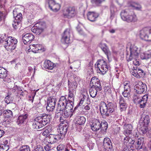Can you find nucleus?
I'll return each mask as SVG.
<instances>
[{
    "mask_svg": "<svg viewBox=\"0 0 151 151\" xmlns=\"http://www.w3.org/2000/svg\"><path fill=\"white\" fill-rule=\"evenodd\" d=\"M139 70H138L137 68H136V69L132 70L131 71V74L134 77L139 78Z\"/></svg>",
    "mask_w": 151,
    "mask_h": 151,
    "instance_id": "obj_43",
    "label": "nucleus"
},
{
    "mask_svg": "<svg viewBox=\"0 0 151 151\" xmlns=\"http://www.w3.org/2000/svg\"><path fill=\"white\" fill-rule=\"evenodd\" d=\"M130 52L127 53L126 58L128 61H130L133 58H138L140 50L137 46L131 44L129 48Z\"/></svg>",
    "mask_w": 151,
    "mask_h": 151,
    "instance_id": "obj_8",
    "label": "nucleus"
},
{
    "mask_svg": "<svg viewBox=\"0 0 151 151\" xmlns=\"http://www.w3.org/2000/svg\"><path fill=\"white\" fill-rule=\"evenodd\" d=\"M49 116L48 115L43 114L36 117L32 124L33 128L38 129L46 125L49 121Z\"/></svg>",
    "mask_w": 151,
    "mask_h": 151,
    "instance_id": "obj_3",
    "label": "nucleus"
},
{
    "mask_svg": "<svg viewBox=\"0 0 151 151\" xmlns=\"http://www.w3.org/2000/svg\"><path fill=\"white\" fill-rule=\"evenodd\" d=\"M120 15L122 19L127 22H135L137 20L136 15L132 11L129 9L123 10L121 12Z\"/></svg>",
    "mask_w": 151,
    "mask_h": 151,
    "instance_id": "obj_4",
    "label": "nucleus"
},
{
    "mask_svg": "<svg viewBox=\"0 0 151 151\" xmlns=\"http://www.w3.org/2000/svg\"><path fill=\"white\" fill-rule=\"evenodd\" d=\"M144 142V139L142 137L138 139L137 142L136 144H139L141 143V145H143Z\"/></svg>",
    "mask_w": 151,
    "mask_h": 151,
    "instance_id": "obj_58",
    "label": "nucleus"
},
{
    "mask_svg": "<svg viewBox=\"0 0 151 151\" xmlns=\"http://www.w3.org/2000/svg\"><path fill=\"white\" fill-rule=\"evenodd\" d=\"M27 49L29 52L32 51L35 53H37L38 50L42 51L45 50L44 49L41 44H32L29 45V46L27 47Z\"/></svg>",
    "mask_w": 151,
    "mask_h": 151,
    "instance_id": "obj_12",
    "label": "nucleus"
},
{
    "mask_svg": "<svg viewBox=\"0 0 151 151\" xmlns=\"http://www.w3.org/2000/svg\"><path fill=\"white\" fill-rule=\"evenodd\" d=\"M123 140V143L124 145H134V141L132 139H130V136H125Z\"/></svg>",
    "mask_w": 151,
    "mask_h": 151,
    "instance_id": "obj_30",
    "label": "nucleus"
},
{
    "mask_svg": "<svg viewBox=\"0 0 151 151\" xmlns=\"http://www.w3.org/2000/svg\"><path fill=\"white\" fill-rule=\"evenodd\" d=\"M133 99L135 103H138L140 99L138 95L134 94L133 97Z\"/></svg>",
    "mask_w": 151,
    "mask_h": 151,
    "instance_id": "obj_54",
    "label": "nucleus"
},
{
    "mask_svg": "<svg viewBox=\"0 0 151 151\" xmlns=\"http://www.w3.org/2000/svg\"><path fill=\"white\" fill-rule=\"evenodd\" d=\"M116 105L111 102L109 103L107 105L104 102H101L100 105V109L101 114H103L106 116H111L113 118V115L115 112V108Z\"/></svg>",
    "mask_w": 151,
    "mask_h": 151,
    "instance_id": "obj_1",
    "label": "nucleus"
},
{
    "mask_svg": "<svg viewBox=\"0 0 151 151\" xmlns=\"http://www.w3.org/2000/svg\"><path fill=\"white\" fill-rule=\"evenodd\" d=\"M99 46L101 48L107 56L108 59L109 60V58L111 57V53L108 49L107 48L106 44L105 43L101 42L99 45Z\"/></svg>",
    "mask_w": 151,
    "mask_h": 151,
    "instance_id": "obj_23",
    "label": "nucleus"
},
{
    "mask_svg": "<svg viewBox=\"0 0 151 151\" xmlns=\"http://www.w3.org/2000/svg\"><path fill=\"white\" fill-rule=\"evenodd\" d=\"M87 15L88 19L92 22L96 21L99 16L98 13L91 12H88Z\"/></svg>",
    "mask_w": 151,
    "mask_h": 151,
    "instance_id": "obj_25",
    "label": "nucleus"
},
{
    "mask_svg": "<svg viewBox=\"0 0 151 151\" xmlns=\"http://www.w3.org/2000/svg\"><path fill=\"white\" fill-rule=\"evenodd\" d=\"M103 145L106 151H111L112 146L111 141L109 138L106 137L104 139Z\"/></svg>",
    "mask_w": 151,
    "mask_h": 151,
    "instance_id": "obj_22",
    "label": "nucleus"
},
{
    "mask_svg": "<svg viewBox=\"0 0 151 151\" xmlns=\"http://www.w3.org/2000/svg\"><path fill=\"white\" fill-rule=\"evenodd\" d=\"M150 54L145 52H141L140 54V58L142 59H147L151 57Z\"/></svg>",
    "mask_w": 151,
    "mask_h": 151,
    "instance_id": "obj_41",
    "label": "nucleus"
},
{
    "mask_svg": "<svg viewBox=\"0 0 151 151\" xmlns=\"http://www.w3.org/2000/svg\"><path fill=\"white\" fill-rule=\"evenodd\" d=\"M64 148L65 145H64L60 144L57 146V149L58 150L60 151L64 149Z\"/></svg>",
    "mask_w": 151,
    "mask_h": 151,
    "instance_id": "obj_57",
    "label": "nucleus"
},
{
    "mask_svg": "<svg viewBox=\"0 0 151 151\" xmlns=\"http://www.w3.org/2000/svg\"><path fill=\"white\" fill-rule=\"evenodd\" d=\"M101 128H102V129L104 130V131H106L108 127V124L106 121L101 122Z\"/></svg>",
    "mask_w": 151,
    "mask_h": 151,
    "instance_id": "obj_47",
    "label": "nucleus"
},
{
    "mask_svg": "<svg viewBox=\"0 0 151 151\" xmlns=\"http://www.w3.org/2000/svg\"><path fill=\"white\" fill-rule=\"evenodd\" d=\"M80 65V63L78 61L75 62L73 63V66H70V68L71 69H73L74 71H77L80 70L79 68Z\"/></svg>",
    "mask_w": 151,
    "mask_h": 151,
    "instance_id": "obj_37",
    "label": "nucleus"
},
{
    "mask_svg": "<svg viewBox=\"0 0 151 151\" xmlns=\"http://www.w3.org/2000/svg\"><path fill=\"white\" fill-rule=\"evenodd\" d=\"M148 96L147 95H145L142 97V99H139L138 103L139 104V107L141 108H144L147 102Z\"/></svg>",
    "mask_w": 151,
    "mask_h": 151,
    "instance_id": "obj_31",
    "label": "nucleus"
},
{
    "mask_svg": "<svg viewBox=\"0 0 151 151\" xmlns=\"http://www.w3.org/2000/svg\"><path fill=\"white\" fill-rule=\"evenodd\" d=\"M7 76V71L4 68L0 67V78L4 79Z\"/></svg>",
    "mask_w": 151,
    "mask_h": 151,
    "instance_id": "obj_34",
    "label": "nucleus"
},
{
    "mask_svg": "<svg viewBox=\"0 0 151 151\" xmlns=\"http://www.w3.org/2000/svg\"><path fill=\"white\" fill-rule=\"evenodd\" d=\"M8 141L6 139H3L0 143V151H7L9 149Z\"/></svg>",
    "mask_w": 151,
    "mask_h": 151,
    "instance_id": "obj_26",
    "label": "nucleus"
},
{
    "mask_svg": "<svg viewBox=\"0 0 151 151\" xmlns=\"http://www.w3.org/2000/svg\"><path fill=\"white\" fill-rule=\"evenodd\" d=\"M90 126L93 131H96L101 128V122L97 119H94L90 123Z\"/></svg>",
    "mask_w": 151,
    "mask_h": 151,
    "instance_id": "obj_18",
    "label": "nucleus"
},
{
    "mask_svg": "<svg viewBox=\"0 0 151 151\" xmlns=\"http://www.w3.org/2000/svg\"><path fill=\"white\" fill-rule=\"evenodd\" d=\"M95 67L97 68L98 73L104 75L108 70L109 65L104 60H98L95 64Z\"/></svg>",
    "mask_w": 151,
    "mask_h": 151,
    "instance_id": "obj_7",
    "label": "nucleus"
},
{
    "mask_svg": "<svg viewBox=\"0 0 151 151\" xmlns=\"http://www.w3.org/2000/svg\"><path fill=\"white\" fill-rule=\"evenodd\" d=\"M56 103V99L55 98L50 97L47 101L46 109L49 112L52 111L54 109Z\"/></svg>",
    "mask_w": 151,
    "mask_h": 151,
    "instance_id": "obj_17",
    "label": "nucleus"
},
{
    "mask_svg": "<svg viewBox=\"0 0 151 151\" xmlns=\"http://www.w3.org/2000/svg\"><path fill=\"white\" fill-rule=\"evenodd\" d=\"M19 151H30L29 147L28 145L22 146Z\"/></svg>",
    "mask_w": 151,
    "mask_h": 151,
    "instance_id": "obj_50",
    "label": "nucleus"
},
{
    "mask_svg": "<svg viewBox=\"0 0 151 151\" xmlns=\"http://www.w3.org/2000/svg\"><path fill=\"white\" fill-rule=\"evenodd\" d=\"M27 117V114L19 116L17 119V124L19 126L24 124L26 122Z\"/></svg>",
    "mask_w": 151,
    "mask_h": 151,
    "instance_id": "obj_27",
    "label": "nucleus"
},
{
    "mask_svg": "<svg viewBox=\"0 0 151 151\" xmlns=\"http://www.w3.org/2000/svg\"><path fill=\"white\" fill-rule=\"evenodd\" d=\"M138 70H139V78H143L145 74V72L140 68H137Z\"/></svg>",
    "mask_w": 151,
    "mask_h": 151,
    "instance_id": "obj_44",
    "label": "nucleus"
},
{
    "mask_svg": "<svg viewBox=\"0 0 151 151\" xmlns=\"http://www.w3.org/2000/svg\"><path fill=\"white\" fill-rule=\"evenodd\" d=\"M94 146V143L91 141H90L88 143L87 146L90 150L92 149Z\"/></svg>",
    "mask_w": 151,
    "mask_h": 151,
    "instance_id": "obj_53",
    "label": "nucleus"
},
{
    "mask_svg": "<svg viewBox=\"0 0 151 151\" xmlns=\"http://www.w3.org/2000/svg\"><path fill=\"white\" fill-rule=\"evenodd\" d=\"M3 116L5 119L7 118H11L13 116L12 111L9 110H6L3 112Z\"/></svg>",
    "mask_w": 151,
    "mask_h": 151,
    "instance_id": "obj_35",
    "label": "nucleus"
},
{
    "mask_svg": "<svg viewBox=\"0 0 151 151\" xmlns=\"http://www.w3.org/2000/svg\"><path fill=\"white\" fill-rule=\"evenodd\" d=\"M50 132L49 130L46 129L42 132V134L44 136H47L49 133Z\"/></svg>",
    "mask_w": 151,
    "mask_h": 151,
    "instance_id": "obj_59",
    "label": "nucleus"
},
{
    "mask_svg": "<svg viewBox=\"0 0 151 151\" xmlns=\"http://www.w3.org/2000/svg\"><path fill=\"white\" fill-rule=\"evenodd\" d=\"M150 122L149 116L148 115H142L139 121V124L148 125Z\"/></svg>",
    "mask_w": 151,
    "mask_h": 151,
    "instance_id": "obj_28",
    "label": "nucleus"
},
{
    "mask_svg": "<svg viewBox=\"0 0 151 151\" xmlns=\"http://www.w3.org/2000/svg\"><path fill=\"white\" fill-rule=\"evenodd\" d=\"M83 27V25L81 24H79L76 28L78 32L81 35L83 34V31L81 28V27Z\"/></svg>",
    "mask_w": 151,
    "mask_h": 151,
    "instance_id": "obj_51",
    "label": "nucleus"
},
{
    "mask_svg": "<svg viewBox=\"0 0 151 151\" xmlns=\"http://www.w3.org/2000/svg\"><path fill=\"white\" fill-rule=\"evenodd\" d=\"M91 83L93 84V85L89 90V93L92 97L94 98L97 92L102 89L101 86L99 79L95 77H93L91 78Z\"/></svg>",
    "mask_w": 151,
    "mask_h": 151,
    "instance_id": "obj_6",
    "label": "nucleus"
},
{
    "mask_svg": "<svg viewBox=\"0 0 151 151\" xmlns=\"http://www.w3.org/2000/svg\"><path fill=\"white\" fill-rule=\"evenodd\" d=\"M61 124V123L59 126L58 129V131L60 133L58 135H59L61 139H62L64 138L67 132L68 127L66 124L63 125Z\"/></svg>",
    "mask_w": 151,
    "mask_h": 151,
    "instance_id": "obj_14",
    "label": "nucleus"
},
{
    "mask_svg": "<svg viewBox=\"0 0 151 151\" xmlns=\"http://www.w3.org/2000/svg\"><path fill=\"white\" fill-rule=\"evenodd\" d=\"M44 148L46 151H49L51 150V146L48 145H46L45 146Z\"/></svg>",
    "mask_w": 151,
    "mask_h": 151,
    "instance_id": "obj_63",
    "label": "nucleus"
},
{
    "mask_svg": "<svg viewBox=\"0 0 151 151\" xmlns=\"http://www.w3.org/2000/svg\"><path fill=\"white\" fill-rule=\"evenodd\" d=\"M137 58H133L131 61H132V64L136 66H138L140 64L139 60L137 59Z\"/></svg>",
    "mask_w": 151,
    "mask_h": 151,
    "instance_id": "obj_48",
    "label": "nucleus"
},
{
    "mask_svg": "<svg viewBox=\"0 0 151 151\" xmlns=\"http://www.w3.org/2000/svg\"><path fill=\"white\" fill-rule=\"evenodd\" d=\"M87 93L85 92H85H84L83 94H82V96H81V97H82L81 98V100L84 101L86 97V96L87 95Z\"/></svg>",
    "mask_w": 151,
    "mask_h": 151,
    "instance_id": "obj_61",
    "label": "nucleus"
},
{
    "mask_svg": "<svg viewBox=\"0 0 151 151\" xmlns=\"http://www.w3.org/2000/svg\"><path fill=\"white\" fill-rule=\"evenodd\" d=\"M34 38V36L30 33H27L22 37V40L24 44L29 43L30 41L32 40Z\"/></svg>",
    "mask_w": 151,
    "mask_h": 151,
    "instance_id": "obj_24",
    "label": "nucleus"
},
{
    "mask_svg": "<svg viewBox=\"0 0 151 151\" xmlns=\"http://www.w3.org/2000/svg\"><path fill=\"white\" fill-rule=\"evenodd\" d=\"M140 126L139 131L141 134H145L148 131V125H142L139 124Z\"/></svg>",
    "mask_w": 151,
    "mask_h": 151,
    "instance_id": "obj_36",
    "label": "nucleus"
},
{
    "mask_svg": "<svg viewBox=\"0 0 151 151\" xmlns=\"http://www.w3.org/2000/svg\"><path fill=\"white\" fill-rule=\"evenodd\" d=\"M140 38L147 41H151V28L145 27L141 30L139 33Z\"/></svg>",
    "mask_w": 151,
    "mask_h": 151,
    "instance_id": "obj_10",
    "label": "nucleus"
},
{
    "mask_svg": "<svg viewBox=\"0 0 151 151\" xmlns=\"http://www.w3.org/2000/svg\"><path fill=\"white\" fill-rule=\"evenodd\" d=\"M73 106L70 102L67 101L66 98L64 96H62L58 101V106L55 112V117H58L61 114V113L65 109H68V108Z\"/></svg>",
    "mask_w": 151,
    "mask_h": 151,
    "instance_id": "obj_2",
    "label": "nucleus"
},
{
    "mask_svg": "<svg viewBox=\"0 0 151 151\" xmlns=\"http://www.w3.org/2000/svg\"><path fill=\"white\" fill-rule=\"evenodd\" d=\"M133 146L131 145H124V148L122 151H132V147H133Z\"/></svg>",
    "mask_w": 151,
    "mask_h": 151,
    "instance_id": "obj_46",
    "label": "nucleus"
},
{
    "mask_svg": "<svg viewBox=\"0 0 151 151\" xmlns=\"http://www.w3.org/2000/svg\"><path fill=\"white\" fill-rule=\"evenodd\" d=\"M131 6H132L133 9L138 10H140L141 8V7L140 5L137 4H134L133 5H132Z\"/></svg>",
    "mask_w": 151,
    "mask_h": 151,
    "instance_id": "obj_52",
    "label": "nucleus"
},
{
    "mask_svg": "<svg viewBox=\"0 0 151 151\" xmlns=\"http://www.w3.org/2000/svg\"><path fill=\"white\" fill-rule=\"evenodd\" d=\"M12 25L14 28L15 29H19L21 25V24L19 21H17L16 22L14 21Z\"/></svg>",
    "mask_w": 151,
    "mask_h": 151,
    "instance_id": "obj_45",
    "label": "nucleus"
},
{
    "mask_svg": "<svg viewBox=\"0 0 151 151\" xmlns=\"http://www.w3.org/2000/svg\"><path fill=\"white\" fill-rule=\"evenodd\" d=\"M77 86V82L75 81H73L69 86V89L72 91H76V88Z\"/></svg>",
    "mask_w": 151,
    "mask_h": 151,
    "instance_id": "obj_42",
    "label": "nucleus"
},
{
    "mask_svg": "<svg viewBox=\"0 0 151 151\" xmlns=\"http://www.w3.org/2000/svg\"><path fill=\"white\" fill-rule=\"evenodd\" d=\"M4 101L7 104L10 103L11 102V99L9 96L8 95L5 97L4 99Z\"/></svg>",
    "mask_w": 151,
    "mask_h": 151,
    "instance_id": "obj_56",
    "label": "nucleus"
},
{
    "mask_svg": "<svg viewBox=\"0 0 151 151\" xmlns=\"http://www.w3.org/2000/svg\"><path fill=\"white\" fill-rule=\"evenodd\" d=\"M47 4L50 9L54 12L58 11L60 7V4L56 3L54 0H48Z\"/></svg>",
    "mask_w": 151,
    "mask_h": 151,
    "instance_id": "obj_13",
    "label": "nucleus"
},
{
    "mask_svg": "<svg viewBox=\"0 0 151 151\" xmlns=\"http://www.w3.org/2000/svg\"><path fill=\"white\" fill-rule=\"evenodd\" d=\"M46 27V24L45 22H40L37 23L32 28V31L37 35H39L44 31Z\"/></svg>",
    "mask_w": 151,
    "mask_h": 151,
    "instance_id": "obj_11",
    "label": "nucleus"
},
{
    "mask_svg": "<svg viewBox=\"0 0 151 151\" xmlns=\"http://www.w3.org/2000/svg\"><path fill=\"white\" fill-rule=\"evenodd\" d=\"M76 14V12L73 7H70L67 8L63 13L64 16L66 17L70 18L74 17Z\"/></svg>",
    "mask_w": 151,
    "mask_h": 151,
    "instance_id": "obj_16",
    "label": "nucleus"
},
{
    "mask_svg": "<svg viewBox=\"0 0 151 151\" xmlns=\"http://www.w3.org/2000/svg\"><path fill=\"white\" fill-rule=\"evenodd\" d=\"M70 29H66L63 34L62 38V42L66 44H68L70 42Z\"/></svg>",
    "mask_w": 151,
    "mask_h": 151,
    "instance_id": "obj_20",
    "label": "nucleus"
},
{
    "mask_svg": "<svg viewBox=\"0 0 151 151\" xmlns=\"http://www.w3.org/2000/svg\"><path fill=\"white\" fill-rule=\"evenodd\" d=\"M17 42V40L14 37H9L4 41L0 37V43H4V47L8 51H12L14 50L16 47V44Z\"/></svg>",
    "mask_w": 151,
    "mask_h": 151,
    "instance_id": "obj_5",
    "label": "nucleus"
},
{
    "mask_svg": "<svg viewBox=\"0 0 151 151\" xmlns=\"http://www.w3.org/2000/svg\"><path fill=\"white\" fill-rule=\"evenodd\" d=\"M86 122V119L83 116H80L78 117L76 122L78 124L83 125Z\"/></svg>",
    "mask_w": 151,
    "mask_h": 151,
    "instance_id": "obj_38",
    "label": "nucleus"
},
{
    "mask_svg": "<svg viewBox=\"0 0 151 151\" xmlns=\"http://www.w3.org/2000/svg\"><path fill=\"white\" fill-rule=\"evenodd\" d=\"M124 104H126V101L124 100V98L122 97H120L119 99V104L120 105H123Z\"/></svg>",
    "mask_w": 151,
    "mask_h": 151,
    "instance_id": "obj_60",
    "label": "nucleus"
},
{
    "mask_svg": "<svg viewBox=\"0 0 151 151\" xmlns=\"http://www.w3.org/2000/svg\"><path fill=\"white\" fill-rule=\"evenodd\" d=\"M130 92L131 90H124V92L122 93V94L124 97H126L129 99L130 97Z\"/></svg>",
    "mask_w": 151,
    "mask_h": 151,
    "instance_id": "obj_40",
    "label": "nucleus"
},
{
    "mask_svg": "<svg viewBox=\"0 0 151 151\" xmlns=\"http://www.w3.org/2000/svg\"><path fill=\"white\" fill-rule=\"evenodd\" d=\"M117 12L116 7L113 4L111 5L110 7V19L112 20L116 15Z\"/></svg>",
    "mask_w": 151,
    "mask_h": 151,
    "instance_id": "obj_32",
    "label": "nucleus"
},
{
    "mask_svg": "<svg viewBox=\"0 0 151 151\" xmlns=\"http://www.w3.org/2000/svg\"><path fill=\"white\" fill-rule=\"evenodd\" d=\"M123 133L125 136H130L132 134L133 127L131 124H125L124 127Z\"/></svg>",
    "mask_w": 151,
    "mask_h": 151,
    "instance_id": "obj_21",
    "label": "nucleus"
},
{
    "mask_svg": "<svg viewBox=\"0 0 151 151\" xmlns=\"http://www.w3.org/2000/svg\"><path fill=\"white\" fill-rule=\"evenodd\" d=\"M14 17V22L19 21L21 22L22 19V14L21 13H18L17 9H14L13 12Z\"/></svg>",
    "mask_w": 151,
    "mask_h": 151,
    "instance_id": "obj_29",
    "label": "nucleus"
},
{
    "mask_svg": "<svg viewBox=\"0 0 151 151\" xmlns=\"http://www.w3.org/2000/svg\"><path fill=\"white\" fill-rule=\"evenodd\" d=\"M73 108V106L68 108V109H65L63 112L61 113V114L59 116H60V121L62 124L67 123L66 118L69 116L71 117L73 114H76V112L74 111L72 112Z\"/></svg>",
    "mask_w": 151,
    "mask_h": 151,
    "instance_id": "obj_9",
    "label": "nucleus"
},
{
    "mask_svg": "<svg viewBox=\"0 0 151 151\" xmlns=\"http://www.w3.org/2000/svg\"><path fill=\"white\" fill-rule=\"evenodd\" d=\"M146 89V84L140 82L135 86L134 90L137 93L141 94L143 93Z\"/></svg>",
    "mask_w": 151,
    "mask_h": 151,
    "instance_id": "obj_15",
    "label": "nucleus"
},
{
    "mask_svg": "<svg viewBox=\"0 0 151 151\" xmlns=\"http://www.w3.org/2000/svg\"><path fill=\"white\" fill-rule=\"evenodd\" d=\"M127 108L126 104H124L123 105H120V109L121 111H124L126 110Z\"/></svg>",
    "mask_w": 151,
    "mask_h": 151,
    "instance_id": "obj_55",
    "label": "nucleus"
},
{
    "mask_svg": "<svg viewBox=\"0 0 151 151\" xmlns=\"http://www.w3.org/2000/svg\"><path fill=\"white\" fill-rule=\"evenodd\" d=\"M59 135L50 134L47 137V141L49 143L52 144L61 139Z\"/></svg>",
    "mask_w": 151,
    "mask_h": 151,
    "instance_id": "obj_19",
    "label": "nucleus"
},
{
    "mask_svg": "<svg viewBox=\"0 0 151 151\" xmlns=\"http://www.w3.org/2000/svg\"><path fill=\"white\" fill-rule=\"evenodd\" d=\"M124 90H131L130 88V83L129 81H126L124 82Z\"/></svg>",
    "mask_w": 151,
    "mask_h": 151,
    "instance_id": "obj_49",
    "label": "nucleus"
},
{
    "mask_svg": "<svg viewBox=\"0 0 151 151\" xmlns=\"http://www.w3.org/2000/svg\"><path fill=\"white\" fill-rule=\"evenodd\" d=\"M34 151H44L42 147H36L34 150Z\"/></svg>",
    "mask_w": 151,
    "mask_h": 151,
    "instance_id": "obj_64",
    "label": "nucleus"
},
{
    "mask_svg": "<svg viewBox=\"0 0 151 151\" xmlns=\"http://www.w3.org/2000/svg\"><path fill=\"white\" fill-rule=\"evenodd\" d=\"M9 87H10L9 86ZM10 88L12 89V91L14 92H15L18 89V87L17 85H15L13 87L12 86H11Z\"/></svg>",
    "mask_w": 151,
    "mask_h": 151,
    "instance_id": "obj_62",
    "label": "nucleus"
},
{
    "mask_svg": "<svg viewBox=\"0 0 151 151\" xmlns=\"http://www.w3.org/2000/svg\"><path fill=\"white\" fill-rule=\"evenodd\" d=\"M43 66L46 69L52 70L54 67V64L50 61L46 60L45 61Z\"/></svg>",
    "mask_w": 151,
    "mask_h": 151,
    "instance_id": "obj_33",
    "label": "nucleus"
},
{
    "mask_svg": "<svg viewBox=\"0 0 151 151\" xmlns=\"http://www.w3.org/2000/svg\"><path fill=\"white\" fill-rule=\"evenodd\" d=\"M75 94L76 91L69 90L68 98L71 101H73Z\"/></svg>",
    "mask_w": 151,
    "mask_h": 151,
    "instance_id": "obj_39",
    "label": "nucleus"
}]
</instances>
